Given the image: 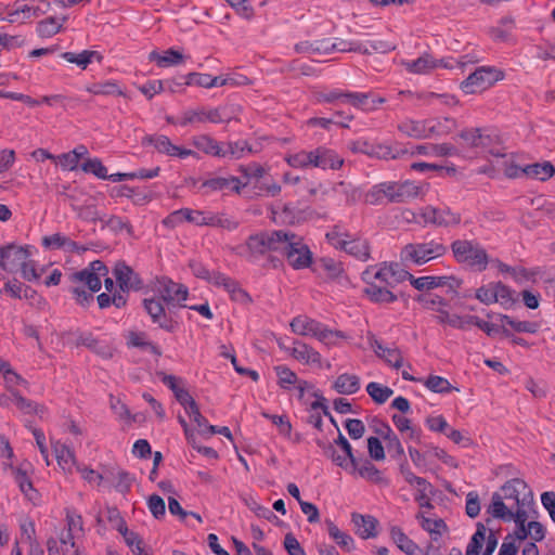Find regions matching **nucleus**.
Here are the masks:
<instances>
[{
	"label": "nucleus",
	"instance_id": "nucleus-1",
	"mask_svg": "<svg viewBox=\"0 0 555 555\" xmlns=\"http://www.w3.org/2000/svg\"><path fill=\"white\" fill-rule=\"evenodd\" d=\"M246 246L254 258L267 253L281 254L295 270L308 268L312 262V253L302 238L286 230L253 234L247 238Z\"/></svg>",
	"mask_w": 555,
	"mask_h": 555
},
{
	"label": "nucleus",
	"instance_id": "nucleus-2",
	"mask_svg": "<svg viewBox=\"0 0 555 555\" xmlns=\"http://www.w3.org/2000/svg\"><path fill=\"white\" fill-rule=\"evenodd\" d=\"M504 501L500 492L492 493L490 504L486 507V514L489 515V517H487L483 522L478 521L476 524V531L470 538L465 555H479L481 553L488 527L493 519H499L503 522L512 521L515 511L508 507Z\"/></svg>",
	"mask_w": 555,
	"mask_h": 555
},
{
	"label": "nucleus",
	"instance_id": "nucleus-3",
	"mask_svg": "<svg viewBox=\"0 0 555 555\" xmlns=\"http://www.w3.org/2000/svg\"><path fill=\"white\" fill-rule=\"evenodd\" d=\"M189 267L196 278L212 283L215 286H222L229 293L232 300L242 305H248L253 301L249 294L241 287L240 283L230 276L219 271L210 272L203 263L195 260L190 261Z\"/></svg>",
	"mask_w": 555,
	"mask_h": 555
},
{
	"label": "nucleus",
	"instance_id": "nucleus-4",
	"mask_svg": "<svg viewBox=\"0 0 555 555\" xmlns=\"http://www.w3.org/2000/svg\"><path fill=\"white\" fill-rule=\"evenodd\" d=\"M447 248L434 241L427 243H410L402 247L400 258L403 263L424 264L431 259L444 255Z\"/></svg>",
	"mask_w": 555,
	"mask_h": 555
},
{
	"label": "nucleus",
	"instance_id": "nucleus-5",
	"mask_svg": "<svg viewBox=\"0 0 555 555\" xmlns=\"http://www.w3.org/2000/svg\"><path fill=\"white\" fill-rule=\"evenodd\" d=\"M453 257L461 263L477 271H483L489 262V257L482 247L474 245L470 241H453Z\"/></svg>",
	"mask_w": 555,
	"mask_h": 555
},
{
	"label": "nucleus",
	"instance_id": "nucleus-6",
	"mask_svg": "<svg viewBox=\"0 0 555 555\" xmlns=\"http://www.w3.org/2000/svg\"><path fill=\"white\" fill-rule=\"evenodd\" d=\"M503 72L492 66H481L476 68L460 85L461 90L466 94H474L483 91L503 79Z\"/></svg>",
	"mask_w": 555,
	"mask_h": 555
},
{
	"label": "nucleus",
	"instance_id": "nucleus-7",
	"mask_svg": "<svg viewBox=\"0 0 555 555\" xmlns=\"http://www.w3.org/2000/svg\"><path fill=\"white\" fill-rule=\"evenodd\" d=\"M33 246H17L15 244H8L0 247V267L11 273L20 270L21 264L25 263L27 258L33 255Z\"/></svg>",
	"mask_w": 555,
	"mask_h": 555
},
{
	"label": "nucleus",
	"instance_id": "nucleus-8",
	"mask_svg": "<svg viewBox=\"0 0 555 555\" xmlns=\"http://www.w3.org/2000/svg\"><path fill=\"white\" fill-rule=\"evenodd\" d=\"M482 140L483 135L480 132V128L461 130L453 137V154L473 158L476 154L475 149L482 144Z\"/></svg>",
	"mask_w": 555,
	"mask_h": 555
},
{
	"label": "nucleus",
	"instance_id": "nucleus-9",
	"mask_svg": "<svg viewBox=\"0 0 555 555\" xmlns=\"http://www.w3.org/2000/svg\"><path fill=\"white\" fill-rule=\"evenodd\" d=\"M164 301L157 298H145L143 307L150 315L152 322L157 324L160 328L172 333L178 326V322L170 318L164 307Z\"/></svg>",
	"mask_w": 555,
	"mask_h": 555
},
{
	"label": "nucleus",
	"instance_id": "nucleus-10",
	"mask_svg": "<svg viewBox=\"0 0 555 555\" xmlns=\"http://www.w3.org/2000/svg\"><path fill=\"white\" fill-rule=\"evenodd\" d=\"M156 292L167 306H170L175 301H184L188 298L189 291L183 284L176 283L168 278H162L157 280Z\"/></svg>",
	"mask_w": 555,
	"mask_h": 555
},
{
	"label": "nucleus",
	"instance_id": "nucleus-11",
	"mask_svg": "<svg viewBox=\"0 0 555 555\" xmlns=\"http://www.w3.org/2000/svg\"><path fill=\"white\" fill-rule=\"evenodd\" d=\"M113 273L118 283L119 289L124 293H127L130 289L139 291L143 287V282L139 274L135 273L131 267L126 264L125 261L116 262Z\"/></svg>",
	"mask_w": 555,
	"mask_h": 555
},
{
	"label": "nucleus",
	"instance_id": "nucleus-12",
	"mask_svg": "<svg viewBox=\"0 0 555 555\" xmlns=\"http://www.w3.org/2000/svg\"><path fill=\"white\" fill-rule=\"evenodd\" d=\"M371 270L363 272V280L366 282V287L363 289V294L375 304H390L398 299L389 286L378 284L376 282H370Z\"/></svg>",
	"mask_w": 555,
	"mask_h": 555
},
{
	"label": "nucleus",
	"instance_id": "nucleus-13",
	"mask_svg": "<svg viewBox=\"0 0 555 555\" xmlns=\"http://www.w3.org/2000/svg\"><path fill=\"white\" fill-rule=\"evenodd\" d=\"M417 301L422 302L426 309L437 312V319L441 323L450 322V302L447 298L438 294H425L417 297Z\"/></svg>",
	"mask_w": 555,
	"mask_h": 555
},
{
	"label": "nucleus",
	"instance_id": "nucleus-14",
	"mask_svg": "<svg viewBox=\"0 0 555 555\" xmlns=\"http://www.w3.org/2000/svg\"><path fill=\"white\" fill-rule=\"evenodd\" d=\"M312 166L322 169H338L343 166L344 159L340 158L334 151L325 147H318L311 151Z\"/></svg>",
	"mask_w": 555,
	"mask_h": 555
},
{
	"label": "nucleus",
	"instance_id": "nucleus-15",
	"mask_svg": "<svg viewBox=\"0 0 555 555\" xmlns=\"http://www.w3.org/2000/svg\"><path fill=\"white\" fill-rule=\"evenodd\" d=\"M351 521L357 528V533L361 539L366 540L377 535L376 528L378 526V520L374 516L352 513Z\"/></svg>",
	"mask_w": 555,
	"mask_h": 555
},
{
	"label": "nucleus",
	"instance_id": "nucleus-16",
	"mask_svg": "<svg viewBox=\"0 0 555 555\" xmlns=\"http://www.w3.org/2000/svg\"><path fill=\"white\" fill-rule=\"evenodd\" d=\"M402 64L405 66L409 73L413 74H427L429 70L438 66L448 67L443 59L436 60L427 53L423 54L417 60L404 61Z\"/></svg>",
	"mask_w": 555,
	"mask_h": 555
},
{
	"label": "nucleus",
	"instance_id": "nucleus-17",
	"mask_svg": "<svg viewBox=\"0 0 555 555\" xmlns=\"http://www.w3.org/2000/svg\"><path fill=\"white\" fill-rule=\"evenodd\" d=\"M350 150L356 153H363L365 155L377 158H396L397 155L392 154L391 147L386 145H375L366 141H356L350 144Z\"/></svg>",
	"mask_w": 555,
	"mask_h": 555
},
{
	"label": "nucleus",
	"instance_id": "nucleus-18",
	"mask_svg": "<svg viewBox=\"0 0 555 555\" xmlns=\"http://www.w3.org/2000/svg\"><path fill=\"white\" fill-rule=\"evenodd\" d=\"M183 220L195 223L196 225H203L204 211L192 210L190 208H181L171 212L165 220L164 224L169 227H176Z\"/></svg>",
	"mask_w": 555,
	"mask_h": 555
},
{
	"label": "nucleus",
	"instance_id": "nucleus-19",
	"mask_svg": "<svg viewBox=\"0 0 555 555\" xmlns=\"http://www.w3.org/2000/svg\"><path fill=\"white\" fill-rule=\"evenodd\" d=\"M246 185L247 183H242L237 177H216L204 181L202 184L203 188H208L211 191H222L230 189L237 194H240L242 188Z\"/></svg>",
	"mask_w": 555,
	"mask_h": 555
},
{
	"label": "nucleus",
	"instance_id": "nucleus-20",
	"mask_svg": "<svg viewBox=\"0 0 555 555\" xmlns=\"http://www.w3.org/2000/svg\"><path fill=\"white\" fill-rule=\"evenodd\" d=\"M185 59L184 54L172 48L165 51L163 55L155 50L149 54V61L156 62L157 66L162 68L180 65L184 63Z\"/></svg>",
	"mask_w": 555,
	"mask_h": 555
},
{
	"label": "nucleus",
	"instance_id": "nucleus-21",
	"mask_svg": "<svg viewBox=\"0 0 555 555\" xmlns=\"http://www.w3.org/2000/svg\"><path fill=\"white\" fill-rule=\"evenodd\" d=\"M371 347L374 349L377 357L384 359L392 367L398 370L402 366L403 358L399 349L386 348L376 338L371 339Z\"/></svg>",
	"mask_w": 555,
	"mask_h": 555
},
{
	"label": "nucleus",
	"instance_id": "nucleus-22",
	"mask_svg": "<svg viewBox=\"0 0 555 555\" xmlns=\"http://www.w3.org/2000/svg\"><path fill=\"white\" fill-rule=\"evenodd\" d=\"M61 57L68 63L76 64L81 69H86L93 60H95L98 63L103 61V55L100 52L93 50H83L80 53L63 52Z\"/></svg>",
	"mask_w": 555,
	"mask_h": 555
},
{
	"label": "nucleus",
	"instance_id": "nucleus-23",
	"mask_svg": "<svg viewBox=\"0 0 555 555\" xmlns=\"http://www.w3.org/2000/svg\"><path fill=\"white\" fill-rule=\"evenodd\" d=\"M528 488V485L525 480L520 478H512L507 480L501 488L500 493L501 498L504 500H514L516 506L520 505V493Z\"/></svg>",
	"mask_w": 555,
	"mask_h": 555
},
{
	"label": "nucleus",
	"instance_id": "nucleus-24",
	"mask_svg": "<svg viewBox=\"0 0 555 555\" xmlns=\"http://www.w3.org/2000/svg\"><path fill=\"white\" fill-rule=\"evenodd\" d=\"M327 525L328 535L336 542V544L347 553H351L356 550V543L353 538L339 530V528L330 519L325 520Z\"/></svg>",
	"mask_w": 555,
	"mask_h": 555
},
{
	"label": "nucleus",
	"instance_id": "nucleus-25",
	"mask_svg": "<svg viewBox=\"0 0 555 555\" xmlns=\"http://www.w3.org/2000/svg\"><path fill=\"white\" fill-rule=\"evenodd\" d=\"M521 172L529 178L546 181L555 175V167L551 162L534 163L525 166Z\"/></svg>",
	"mask_w": 555,
	"mask_h": 555
},
{
	"label": "nucleus",
	"instance_id": "nucleus-26",
	"mask_svg": "<svg viewBox=\"0 0 555 555\" xmlns=\"http://www.w3.org/2000/svg\"><path fill=\"white\" fill-rule=\"evenodd\" d=\"M529 515L525 508H522L520 505L518 508L515 509V513L513 514L512 520L515 521L517 529L514 533H508L505 538V540H515L518 539L520 541H524L529 535V529H528V520Z\"/></svg>",
	"mask_w": 555,
	"mask_h": 555
},
{
	"label": "nucleus",
	"instance_id": "nucleus-27",
	"mask_svg": "<svg viewBox=\"0 0 555 555\" xmlns=\"http://www.w3.org/2000/svg\"><path fill=\"white\" fill-rule=\"evenodd\" d=\"M143 146L153 145L159 153L173 156L178 146L172 144L170 139L164 134L145 135L141 141Z\"/></svg>",
	"mask_w": 555,
	"mask_h": 555
},
{
	"label": "nucleus",
	"instance_id": "nucleus-28",
	"mask_svg": "<svg viewBox=\"0 0 555 555\" xmlns=\"http://www.w3.org/2000/svg\"><path fill=\"white\" fill-rule=\"evenodd\" d=\"M333 389L340 395H353L360 389V378L348 373L340 374L334 382Z\"/></svg>",
	"mask_w": 555,
	"mask_h": 555
},
{
	"label": "nucleus",
	"instance_id": "nucleus-29",
	"mask_svg": "<svg viewBox=\"0 0 555 555\" xmlns=\"http://www.w3.org/2000/svg\"><path fill=\"white\" fill-rule=\"evenodd\" d=\"M194 146L203 153L219 157L223 155V146L208 134H199L193 139Z\"/></svg>",
	"mask_w": 555,
	"mask_h": 555
},
{
	"label": "nucleus",
	"instance_id": "nucleus-30",
	"mask_svg": "<svg viewBox=\"0 0 555 555\" xmlns=\"http://www.w3.org/2000/svg\"><path fill=\"white\" fill-rule=\"evenodd\" d=\"M291 354L296 360L304 361L305 363H321V354L305 343L295 341V347L291 350Z\"/></svg>",
	"mask_w": 555,
	"mask_h": 555
},
{
	"label": "nucleus",
	"instance_id": "nucleus-31",
	"mask_svg": "<svg viewBox=\"0 0 555 555\" xmlns=\"http://www.w3.org/2000/svg\"><path fill=\"white\" fill-rule=\"evenodd\" d=\"M339 248L363 261L370 257V246L366 241L345 240L344 243H339Z\"/></svg>",
	"mask_w": 555,
	"mask_h": 555
},
{
	"label": "nucleus",
	"instance_id": "nucleus-32",
	"mask_svg": "<svg viewBox=\"0 0 555 555\" xmlns=\"http://www.w3.org/2000/svg\"><path fill=\"white\" fill-rule=\"evenodd\" d=\"M391 538L398 547L408 555H420L421 550L399 527L391 528Z\"/></svg>",
	"mask_w": 555,
	"mask_h": 555
},
{
	"label": "nucleus",
	"instance_id": "nucleus-33",
	"mask_svg": "<svg viewBox=\"0 0 555 555\" xmlns=\"http://www.w3.org/2000/svg\"><path fill=\"white\" fill-rule=\"evenodd\" d=\"M69 281L72 283H83L91 292H99L101 289V279L95 276L88 268L73 272L69 275Z\"/></svg>",
	"mask_w": 555,
	"mask_h": 555
},
{
	"label": "nucleus",
	"instance_id": "nucleus-34",
	"mask_svg": "<svg viewBox=\"0 0 555 555\" xmlns=\"http://www.w3.org/2000/svg\"><path fill=\"white\" fill-rule=\"evenodd\" d=\"M320 322L317 320L310 319L308 317H296L291 322V328L295 334L306 336L311 334L314 336L315 332L318 331Z\"/></svg>",
	"mask_w": 555,
	"mask_h": 555
},
{
	"label": "nucleus",
	"instance_id": "nucleus-35",
	"mask_svg": "<svg viewBox=\"0 0 555 555\" xmlns=\"http://www.w3.org/2000/svg\"><path fill=\"white\" fill-rule=\"evenodd\" d=\"M203 225L216 227L233 231L238 227V222L229 218L225 214L204 212Z\"/></svg>",
	"mask_w": 555,
	"mask_h": 555
},
{
	"label": "nucleus",
	"instance_id": "nucleus-36",
	"mask_svg": "<svg viewBox=\"0 0 555 555\" xmlns=\"http://www.w3.org/2000/svg\"><path fill=\"white\" fill-rule=\"evenodd\" d=\"M221 146H223V155H220L219 157L240 159L245 153H253L251 145L244 140L222 143Z\"/></svg>",
	"mask_w": 555,
	"mask_h": 555
},
{
	"label": "nucleus",
	"instance_id": "nucleus-37",
	"mask_svg": "<svg viewBox=\"0 0 555 555\" xmlns=\"http://www.w3.org/2000/svg\"><path fill=\"white\" fill-rule=\"evenodd\" d=\"M349 468L351 472H358L361 477L366 478L370 481L378 483L383 480L380 470L369 460H364L362 462L358 459V466H349Z\"/></svg>",
	"mask_w": 555,
	"mask_h": 555
},
{
	"label": "nucleus",
	"instance_id": "nucleus-38",
	"mask_svg": "<svg viewBox=\"0 0 555 555\" xmlns=\"http://www.w3.org/2000/svg\"><path fill=\"white\" fill-rule=\"evenodd\" d=\"M86 90L96 95L101 94L126 96V93L119 88V86L115 81L94 82L87 86Z\"/></svg>",
	"mask_w": 555,
	"mask_h": 555
},
{
	"label": "nucleus",
	"instance_id": "nucleus-39",
	"mask_svg": "<svg viewBox=\"0 0 555 555\" xmlns=\"http://www.w3.org/2000/svg\"><path fill=\"white\" fill-rule=\"evenodd\" d=\"M418 192L420 188L417 185H415L413 182L406 181L398 185L396 193L387 192V197L390 199V202L401 203L406 198L417 196Z\"/></svg>",
	"mask_w": 555,
	"mask_h": 555
},
{
	"label": "nucleus",
	"instance_id": "nucleus-40",
	"mask_svg": "<svg viewBox=\"0 0 555 555\" xmlns=\"http://www.w3.org/2000/svg\"><path fill=\"white\" fill-rule=\"evenodd\" d=\"M366 392L377 404L385 403L393 393V390L388 386L379 383L371 382L366 386Z\"/></svg>",
	"mask_w": 555,
	"mask_h": 555
},
{
	"label": "nucleus",
	"instance_id": "nucleus-41",
	"mask_svg": "<svg viewBox=\"0 0 555 555\" xmlns=\"http://www.w3.org/2000/svg\"><path fill=\"white\" fill-rule=\"evenodd\" d=\"M500 320L503 323L509 325L514 331L518 333L534 334L539 331V324L537 322L516 321L512 317L506 314H500Z\"/></svg>",
	"mask_w": 555,
	"mask_h": 555
},
{
	"label": "nucleus",
	"instance_id": "nucleus-42",
	"mask_svg": "<svg viewBox=\"0 0 555 555\" xmlns=\"http://www.w3.org/2000/svg\"><path fill=\"white\" fill-rule=\"evenodd\" d=\"M62 29V23H59L57 20L53 16L42 20L37 25V34L39 37L49 38Z\"/></svg>",
	"mask_w": 555,
	"mask_h": 555
},
{
	"label": "nucleus",
	"instance_id": "nucleus-43",
	"mask_svg": "<svg viewBox=\"0 0 555 555\" xmlns=\"http://www.w3.org/2000/svg\"><path fill=\"white\" fill-rule=\"evenodd\" d=\"M53 451L59 465L62 466L63 469L69 468L70 465L74 464V453L67 446L55 442L53 444Z\"/></svg>",
	"mask_w": 555,
	"mask_h": 555
},
{
	"label": "nucleus",
	"instance_id": "nucleus-44",
	"mask_svg": "<svg viewBox=\"0 0 555 555\" xmlns=\"http://www.w3.org/2000/svg\"><path fill=\"white\" fill-rule=\"evenodd\" d=\"M495 295L496 301L500 300L505 309L513 307L517 301V298L514 296L515 292L502 282L495 283Z\"/></svg>",
	"mask_w": 555,
	"mask_h": 555
},
{
	"label": "nucleus",
	"instance_id": "nucleus-45",
	"mask_svg": "<svg viewBox=\"0 0 555 555\" xmlns=\"http://www.w3.org/2000/svg\"><path fill=\"white\" fill-rule=\"evenodd\" d=\"M13 401L16 406L25 414L36 413L39 414L43 412V406H39L36 402L23 397L16 391H12Z\"/></svg>",
	"mask_w": 555,
	"mask_h": 555
},
{
	"label": "nucleus",
	"instance_id": "nucleus-46",
	"mask_svg": "<svg viewBox=\"0 0 555 555\" xmlns=\"http://www.w3.org/2000/svg\"><path fill=\"white\" fill-rule=\"evenodd\" d=\"M51 10V3L47 0H41L40 5L29 7L27 4H17L16 9L10 13L11 16L17 15L20 13H31L33 16L38 17Z\"/></svg>",
	"mask_w": 555,
	"mask_h": 555
},
{
	"label": "nucleus",
	"instance_id": "nucleus-47",
	"mask_svg": "<svg viewBox=\"0 0 555 555\" xmlns=\"http://www.w3.org/2000/svg\"><path fill=\"white\" fill-rule=\"evenodd\" d=\"M276 375L279 377V385L282 388L287 389L291 385H294L298 382V377L295 372L288 369L285 365H278L274 367Z\"/></svg>",
	"mask_w": 555,
	"mask_h": 555
},
{
	"label": "nucleus",
	"instance_id": "nucleus-48",
	"mask_svg": "<svg viewBox=\"0 0 555 555\" xmlns=\"http://www.w3.org/2000/svg\"><path fill=\"white\" fill-rule=\"evenodd\" d=\"M263 417L272 421V423L279 428L281 435L291 438L292 437V424L285 415H273L267 412L261 413Z\"/></svg>",
	"mask_w": 555,
	"mask_h": 555
},
{
	"label": "nucleus",
	"instance_id": "nucleus-49",
	"mask_svg": "<svg viewBox=\"0 0 555 555\" xmlns=\"http://www.w3.org/2000/svg\"><path fill=\"white\" fill-rule=\"evenodd\" d=\"M422 217L424 218L425 222L434 223L437 225L448 224L446 212L431 206H427L423 209Z\"/></svg>",
	"mask_w": 555,
	"mask_h": 555
},
{
	"label": "nucleus",
	"instance_id": "nucleus-50",
	"mask_svg": "<svg viewBox=\"0 0 555 555\" xmlns=\"http://www.w3.org/2000/svg\"><path fill=\"white\" fill-rule=\"evenodd\" d=\"M81 169L85 172H91L99 179L107 178V169L99 158H89L82 165Z\"/></svg>",
	"mask_w": 555,
	"mask_h": 555
},
{
	"label": "nucleus",
	"instance_id": "nucleus-51",
	"mask_svg": "<svg viewBox=\"0 0 555 555\" xmlns=\"http://www.w3.org/2000/svg\"><path fill=\"white\" fill-rule=\"evenodd\" d=\"M425 386L433 392L438 393L449 392L451 389V383L447 378L437 375H430L425 380Z\"/></svg>",
	"mask_w": 555,
	"mask_h": 555
},
{
	"label": "nucleus",
	"instance_id": "nucleus-52",
	"mask_svg": "<svg viewBox=\"0 0 555 555\" xmlns=\"http://www.w3.org/2000/svg\"><path fill=\"white\" fill-rule=\"evenodd\" d=\"M317 443L324 450V454L328 456L337 466L344 469H349L348 460L343 455L338 454L333 444H325L321 440H318Z\"/></svg>",
	"mask_w": 555,
	"mask_h": 555
},
{
	"label": "nucleus",
	"instance_id": "nucleus-53",
	"mask_svg": "<svg viewBox=\"0 0 555 555\" xmlns=\"http://www.w3.org/2000/svg\"><path fill=\"white\" fill-rule=\"evenodd\" d=\"M82 344L104 359H111L113 357V349L109 346L100 344L91 336L85 338Z\"/></svg>",
	"mask_w": 555,
	"mask_h": 555
},
{
	"label": "nucleus",
	"instance_id": "nucleus-54",
	"mask_svg": "<svg viewBox=\"0 0 555 555\" xmlns=\"http://www.w3.org/2000/svg\"><path fill=\"white\" fill-rule=\"evenodd\" d=\"M147 507L156 519L163 518L166 514L165 501L162 496L157 494H152L149 496Z\"/></svg>",
	"mask_w": 555,
	"mask_h": 555
},
{
	"label": "nucleus",
	"instance_id": "nucleus-55",
	"mask_svg": "<svg viewBox=\"0 0 555 555\" xmlns=\"http://www.w3.org/2000/svg\"><path fill=\"white\" fill-rule=\"evenodd\" d=\"M335 444L338 446L341 449V451L345 453L344 457H346L348 460L349 466L357 467L358 459L353 454L352 447L339 429H338V437L335 440Z\"/></svg>",
	"mask_w": 555,
	"mask_h": 555
},
{
	"label": "nucleus",
	"instance_id": "nucleus-56",
	"mask_svg": "<svg viewBox=\"0 0 555 555\" xmlns=\"http://www.w3.org/2000/svg\"><path fill=\"white\" fill-rule=\"evenodd\" d=\"M478 328L485 332L489 337H495L498 334H502L504 337L513 336V333L505 326L500 327L496 324L483 321L480 319L478 322Z\"/></svg>",
	"mask_w": 555,
	"mask_h": 555
},
{
	"label": "nucleus",
	"instance_id": "nucleus-57",
	"mask_svg": "<svg viewBox=\"0 0 555 555\" xmlns=\"http://www.w3.org/2000/svg\"><path fill=\"white\" fill-rule=\"evenodd\" d=\"M14 479L17 482L21 491L29 498V500H33V496L29 494V491L36 492L33 488V482L27 477L26 472L22 468L14 469Z\"/></svg>",
	"mask_w": 555,
	"mask_h": 555
},
{
	"label": "nucleus",
	"instance_id": "nucleus-58",
	"mask_svg": "<svg viewBox=\"0 0 555 555\" xmlns=\"http://www.w3.org/2000/svg\"><path fill=\"white\" fill-rule=\"evenodd\" d=\"M398 129L409 137L421 138L424 134V125L420 121L406 120L398 126Z\"/></svg>",
	"mask_w": 555,
	"mask_h": 555
},
{
	"label": "nucleus",
	"instance_id": "nucleus-59",
	"mask_svg": "<svg viewBox=\"0 0 555 555\" xmlns=\"http://www.w3.org/2000/svg\"><path fill=\"white\" fill-rule=\"evenodd\" d=\"M476 298L485 305L496 302L495 283L483 285L476 291Z\"/></svg>",
	"mask_w": 555,
	"mask_h": 555
},
{
	"label": "nucleus",
	"instance_id": "nucleus-60",
	"mask_svg": "<svg viewBox=\"0 0 555 555\" xmlns=\"http://www.w3.org/2000/svg\"><path fill=\"white\" fill-rule=\"evenodd\" d=\"M465 513L469 518H476L480 513V500L476 491H470L466 495Z\"/></svg>",
	"mask_w": 555,
	"mask_h": 555
},
{
	"label": "nucleus",
	"instance_id": "nucleus-61",
	"mask_svg": "<svg viewBox=\"0 0 555 555\" xmlns=\"http://www.w3.org/2000/svg\"><path fill=\"white\" fill-rule=\"evenodd\" d=\"M417 518H421L422 528L431 534H440L441 529L447 530V525L442 519H430L423 515H418Z\"/></svg>",
	"mask_w": 555,
	"mask_h": 555
},
{
	"label": "nucleus",
	"instance_id": "nucleus-62",
	"mask_svg": "<svg viewBox=\"0 0 555 555\" xmlns=\"http://www.w3.org/2000/svg\"><path fill=\"white\" fill-rule=\"evenodd\" d=\"M81 158V154H78V150H73L72 152L61 154L56 157L60 165L64 169L75 170L78 166L79 159Z\"/></svg>",
	"mask_w": 555,
	"mask_h": 555
},
{
	"label": "nucleus",
	"instance_id": "nucleus-63",
	"mask_svg": "<svg viewBox=\"0 0 555 555\" xmlns=\"http://www.w3.org/2000/svg\"><path fill=\"white\" fill-rule=\"evenodd\" d=\"M104 223L105 227L109 228L112 231H114L115 233H119L121 232L122 230H126L128 232V234H132V225L127 222V221H124L120 217L118 216H111L108 219L102 221Z\"/></svg>",
	"mask_w": 555,
	"mask_h": 555
},
{
	"label": "nucleus",
	"instance_id": "nucleus-64",
	"mask_svg": "<svg viewBox=\"0 0 555 555\" xmlns=\"http://www.w3.org/2000/svg\"><path fill=\"white\" fill-rule=\"evenodd\" d=\"M283 544L288 555H306L305 550L292 532L285 534Z\"/></svg>",
	"mask_w": 555,
	"mask_h": 555
}]
</instances>
